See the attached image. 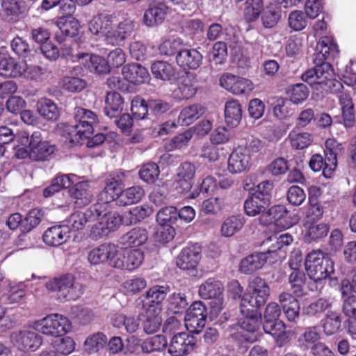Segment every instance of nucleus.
Returning a JSON list of instances; mask_svg holds the SVG:
<instances>
[{"mask_svg":"<svg viewBox=\"0 0 356 356\" xmlns=\"http://www.w3.org/2000/svg\"><path fill=\"white\" fill-rule=\"evenodd\" d=\"M244 218L240 215L232 216L225 219L221 226V233L225 237L232 236L244 225Z\"/></svg>","mask_w":356,"mask_h":356,"instance_id":"a18cd8bd","label":"nucleus"},{"mask_svg":"<svg viewBox=\"0 0 356 356\" xmlns=\"http://www.w3.org/2000/svg\"><path fill=\"white\" fill-rule=\"evenodd\" d=\"M252 156L245 147L238 146L230 154L227 170L231 174H239L248 171L251 165Z\"/></svg>","mask_w":356,"mask_h":356,"instance_id":"ddd939ff","label":"nucleus"},{"mask_svg":"<svg viewBox=\"0 0 356 356\" xmlns=\"http://www.w3.org/2000/svg\"><path fill=\"white\" fill-rule=\"evenodd\" d=\"M161 313V311L155 309L142 308V326L146 334H152L159 331L162 323Z\"/></svg>","mask_w":356,"mask_h":356,"instance_id":"412c9836","label":"nucleus"},{"mask_svg":"<svg viewBox=\"0 0 356 356\" xmlns=\"http://www.w3.org/2000/svg\"><path fill=\"white\" fill-rule=\"evenodd\" d=\"M122 222V217L115 211L106 212L99 222L102 234L107 235L109 232L115 231Z\"/></svg>","mask_w":356,"mask_h":356,"instance_id":"58836bf2","label":"nucleus"},{"mask_svg":"<svg viewBox=\"0 0 356 356\" xmlns=\"http://www.w3.org/2000/svg\"><path fill=\"white\" fill-rule=\"evenodd\" d=\"M324 154L328 162L325 173L329 175L337 166V155L343 149V145L334 138H328L325 143Z\"/></svg>","mask_w":356,"mask_h":356,"instance_id":"bb28decb","label":"nucleus"},{"mask_svg":"<svg viewBox=\"0 0 356 356\" xmlns=\"http://www.w3.org/2000/svg\"><path fill=\"white\" fill-rule=\"evenodd\" d=\"M223 284L214 277L207 279L199 286L198 293L205 300L213 299L211 314L218 316L223 309Z\"/></svg>","mask_w":356,"mask_h":356,"instance_id":"0eeeda50","label":"nucleus"},{"mask_svg":"<svg viewBox=\"0 0 356 356\" xmlns=\"http://www.w3.org/2000/svg\"><path fill=\"white\" fill-rule=\"evenodd\" d=\"M107 342L106 336L102 332H97L89 336L85 341V348L89 353H94L102 349Z\"/></svg>","mask_w":356,"mask_h":356,"instance_id":"5fc2aeb1","label":"nucleus"},{"mask_svg":"<svg viewBox=\"0 0 356 356\" xmlns=\"http://www.w3.org/2000/svg\"><path fill=\"white\" fill-rule=\"evenodd\" d=\"M287 140L293 149L300 150L308 147L313 142V137L307 132L298 133L293 129L288 135Z\"/></svg>","mask_w":356,"mask_h":356,"instance_id":"79ce46f5","label":"nucleus"},{"mask_svg":"<svg viewBox=\"0 0 356 356\" xmlns=\"http://www.w3.org/2000/svg\"><path fill=\"white\" fill-rule=\"evenodd\" d=\"M207 318V309L202 301L194 302L186 310L185 326L191 332L198 334L204 327Z\"/></svg>","mask_w":356,"mask_h":356,"instance_id":"1a4fd4ad","label":"nucleus"},{"mask_svg":"<svg viewBox=\"0 0 356 356\" xmlns=\"http://www.w3.org/2000/svg\"><path fill=\"white\" fill-rule=\"evenodd\" d=\"M261 225L268 227L274 225L277 229H286L298 222V218L292 215L283 205H275L263 213L258 218Z\"/></svg>","mask_w":356,"mask_h":356,"instance_id":"423d86ee","label":"nucleus"},{"mask_svg":"<svg viewBox=\"0 0 356 356\" xmlns=\"http://www.w3.org/2000/svg\"><path fill=\"white\" fill-rule=\"evenodd\" d=\"M305 266L309 277L316 282L325 280L334 272V262L319 250L307 255Z\"/></svg>","mask_w":356,"mask_h":356,"instance_id":"20e7f679","label":"nucleus"},{"mask_svg":"<svg viewBox=\"0 0 356 356\" xmlns=\"http://www.w3.org/2000/svg\"><path fill=\"white\" fill-rule=\"evenodd\" d=\"M46 287L56 292L58 299L67 301L78 299L83 292L82 284L75 282V277L70 273L54 278L46 284Z\"/></svg>","mask_w":356,"mask_h":356,"instance_id":"39448f33","label":"nucleus"},{"mask_svg":"<svg viewBox=\"0 0 356 356\" xmlns=\"http://www.w3.org/2000/svg\"><path fill=\"white\" fill-rule=\"evenodd\" d=\"M337 44L333 38L325 36L317 42L313 62L315 66L309 69L302 74V79L312 86H315L316 90L334 76L332 65L326 60L334 58L339 54Z\"/></svg>","mask_w":356,"mask_h":356,"instance_id":"f257e3e1","label":"nucleus"},{"mask_svg":"<svg viewBox=\"0 0 356 356\" xmlns=\"http://www.w3.org/2000/svg\"><path fill=\"white\" fill-rule=\"evenodd\" d=\"M15 344L23 351H35L42 343L41 336L34 331L22 330L13 335Z\"/></svg>","mask_w":356,"mask_h":356,"instance_id":"4468645a","label":"nucleus"},{"mask_svg":"<svg viewBox=\"0 0 356 356\" xmlns=\"http://www.w3.org/2000/svg\"><path fill=\"white\" fill-rule=\"evenodd\" d=\"M178 216L175 207H165L158 211L156 221L159 225L172 226L177 222Z\"/></svg>","mask_w":356,"mask_h":356,"instance_id":"864d4df0","label":"nucleus"},{"mask_svg":"<svg viewBox=\"0 0 356 356\" xmlns=\"http://www.w3.org/2000/svg\"><path fill=\"white\" fill-rule=\"evenodd\" d=\"M122 74L129 83L133 85L144 83L149 76L148 70L138 63H128L124 65Z\"/></svg>","mask_w":356,"mask_h":356,"instance_id":"aec40b11","label":"nucleus"},{"mask_svg":"<svg viewBox=\"0 0 356 356\" xmlns=\"http://www.w3.org/2000/svg\"><path fill=\"white\" fill-rule=\"evenodd\" d=\"M70 230L68 226L55 225L48 228L43 234L44 242L49 246H58L70 238Z\"/></svg>","mask_w":356,"mask_h":356,"instance_id":"6ab92c4d","label":"nucleus"},{"mask_svg":"<svg viewBox=\"0 0 356 356\" xmlns=\"http://www.w3.org/2000/svg\"><path fill=\"white\" fill-rule=\"evenodd\" d=\"M54 145H50L48 142L40 143L38 147H34L31 150V159L35 161H43L49 159L54 152Z\"/></svg>","mask_w":356,"mask_h":356,"instance_id":"e2e57ef3","label":"nucleus"},{"mask_svg":"<svg viewBox=\"0 0 356 356\" xmlns=\"http://www.w3.org/2000/svg\"><path fill=\"white\" fill-rule=\"evenodd\" d=\"M270 202L253 193H251L244 202V211L248 216H256L266 212Z\"/></svg>","mask_w":356,"mask_h":356,"instance_id":"7c9ffc66","label":"nucleus"},{"mask_svg":"<svg viewBox=\"0 0 356 356\" xmlns=\"http://www.w3.org/2000/svg\"><path fill=\"white\" fill-rule=\"evenodd\" d=\"M168 346V341L165 336L157 334L145 339L141 343L143 353L161 352Z\"/></svg>","mask_w":356,"mask_h":356,"instance_id":"a19ab883","label":"nucleus"},{"mask_svg":"<svg viewBox=\"0 0 356 356\" xmlns=\"http://www.w3.org/2000/svg\"><path fill=\"white\" fill-rule=\"evenodd\" d=\"M9 290L5 298L6 304H14L19 302L26 296V286L24 283H9Z\"/></svg>","mask_w":356,"mask_h":356,"instance_id":"13d9d810","label":"nucleus"},{"mask_svg":"<svg viewBox=\"0 0 356 356\" xmlns=\"http://www.w3.org/2000/svg\"><path fill=\"white\" fill-rule=\"evenodd\" d=\"M111 323L117 328L124 327L127 332L135 333L139 329V320L135 316L115 314L111 318Z\"/></svg>","mask_w":356,"mask_h":356,"instance_id":"72a5a7b5","label":"nucleus"},{"mask_svg":"<svg viewBox=\"0 0 356 356\" xmlns=\"http://www.w3.org/2000/svg\"><path fill=\"white\" fill-rule=\"evenodd\" d=\"M202 258L200 245H190L184 248L179 252L177 260V266L182 270L195 269Z\"/></svg>","mask_w":356,"mask_h":356,"instance_id":"f8f14e48","label":"nucleus"},{"mask_svg":"<svg viewBox=\"0 0 356 356\" xmlns=\"http://www.w3.org/2000/svg\"><path fill=\"white\" fill-rule=\"evenodd\" d=\"M114 19L115 17L112 15L97 14L88 22V29L92 34L104 41L106 44L112 46L120 45L131 35L135 24L134 21L125 19L115 26Z\"/></svg>","mask_w":356,"mask_h":356,"instance_id":"f03ea898","label":"nucleus"},{"mask_svg":"<svg viewBox=\"0 0 356 356\" xmlns=\"http://www.w3.org/2000/svg\"><path fill=\"white\" fill-rule=\"evenodd\" d=\"M39 114L47 120L54 121L59 117V111L56 104L49 99L39 102L38 106Z\"/></svg>","mask_w":356,"mask_h":356,"instance_id":"09e8293b","label":"nucleus"},{"mask_svg":"<svg viewBox=\"0 0 356 356\" xmlns=\"http://www.w3.org/2000/svg\"><path fill=\"white\" fill-rule=\"evenodd\" d=\"M168 8V6L164 5V2L153 1L150 3L144 13L145 24L148 26H154L161 24L165 18Z\"/></svg>","mask_w":356,"mask_h":356,"instance_id":"a211bd4d","label":"nucleus"},{"mask_svg":"<svg viewBox=\"0 0 356 356\" xmlns=\"http://www.w3.org/2000/svg\"><path fill=\"white\" fill-rule=\"evenodd\" d=\"M176 62L184 70H196L202 63V55L195 49H181L176 55Z\"/></svg>","mask_w":356,"mask_h":356,"instance_id":"f3484780","label":"nucleus"},{"mask_svg":"<svg viewBox=\"0 0 356 356\" xmlns=\"http://www.w3.org/2000/svg\"><path fill=\"white\" fill-rule=\"evenodd\" d=\"M227 57V45L225 42H216L209 55V60L215 65L222 64Z\"/></svg>","mask_w":356,"mask_h":356,"instance_id":"6e6d98bb","label":"nucleus"},{"mask_svg":"<svg viewBox=\"0 0 356 356\" xmlns=\"http://www.w3.org/2000/svg\"><path fill=\"white\" fill-rule=\"evenodd\" d=\"M182 47L183 41L181 39H168L159 46V51L161 55L171 56L177 55L181 50Z\"/></svg>","mask_w":356,"mask_h":356,"instance_id":"0e129e2a","label":"nucleus"},{"mask_svg":"<svg viewBox=\"0 0 356 356\" xmlns=\"http://www.w3.org/2000/svg\"><path fill=\"white\" fill-rule=\"evenodd\" d=\"M225 118L227 124L232 127H236L242 118V107L236 99L227 101L225 107Z\"/></svg>","mask_w":356,"mask_h":356,"instance_id":"f704fd0d","label":"nucleus"},{"mask_svg":"<svg viewBox=\"0 0 356 356\" xmlns=\"http://www.w3.org/2000/svg\"><path fill=\"white\" fill-rule=\"evenodd\" d=\"M248 289L250 293L258 296V302L263 303V301L268 300L270 295V288L266 281L259 277H254L249 284Z\"/></svg>","mask_w":356,"mask_h":356,"instance_id":"37998d69","label":"nucleus"},{"mask_svg":"<svg viewBox=\"0 0 356 356\" xmlns=\"http://www.w3.org/2000/svg\"><path fill=\"white\" fill-rule=\"evenodd\" d=\"M22 63H18L10 55L0 52V75L5 77H19L23 70Z\"/></svg>","mask_w":356,"mask_h":356,"instance_id":"393cba45","label":"nucleus"},{"mask_svg":"<svg viewBox=\"0 0 356 356\" xmlns=\"http://www.w3.org/2000/svg\"><path fill=\"white\" fill-rule=\"evenodd\" d=\"M220 85L234 95L248 93L254 88L250 80L229 72L220 76Z\"/></svg>","mask_w":356,"mask_h":356,"instance_id":"9b49d317","label":"nucleus"},{"mask_svg":"<svg viewBox=\"0 0 356 356\" xmlns=\"http://www.w3.org/2000/svg\"><path fill=\"white\" fill-rule=\"evenodd\" d=\"M147 231L143 227H134L122 235L120 243L126 248L140 246L147 240Z\"/></svg>","mask_w":356,"mask_h":356,"instance_id":"2f4dec72","label":"nucleus"},{"mask_svg":"<svg viewBox=\"0 0 356 356\" xmlns=\"http://www.w3.org/2000/svg\"><path fill=\"white\" fill-rule=\"evenodd\" d=\"M279 302L288 321L296 322L300 315V304L296 298L283 292L279 296Z\"/></svg>","mask_w":356,"mask_h":356,"instance_id":"b1692460","label":"nucleus"},{"mask_svg":"<svg viewBox=\"0 0 356 356\" xmlns=\"http://www.w3.org/2000/svg\"><path fill=\"white\" fill-rule=\"evenodd\" d=\"M169 308L175 314H181L186 311L188 303L184 294L173 293L168 298Z\"/></svg>","mask_w":356,"mask_h":356,"instance_id":"338daca9","label":"nucleus"},{"mask_svg":"<svg viewBox=\"0 0 356 356\" xmlns=\"http://www.w3.org/2000/svg\"><path fill=\"white\" fill-rule=\"evenodd\" d=\"M197 92L196 78L193 74L185 73L179 78L177 88L174 90L175 97L180 100L188 99Z\"/></svg>","mask_w":356,"mask_h":356,"instance_id":"dca6fc26","label":"nucleus"},{"mask_svg":"<svg viewBox=\"0 0 356 356\" xmlns=\"http://www.w3.org/2000/svg\"><path fill=\"white\" fill-rule=\"evenodd\" d=\"M168 292V287L154 286L149 288L143 296L142 308L155 309L162 311V302Z\"/></svg>","mask_w":356,"mask_h":356,"instance_id":"2eb2a0df","label":"nucleus"},{"mask_svg":"<svg viewBox=\"0 0 356 356\" xmlns=\"http://www.w3.org/2000/svg\"><path fill=\"white\" fill-rule=\"evenodd\" d=\"M149 115L159 117L167 113L171 108V104L161 99H149L147 100Z\"/></svg>","mask_w":356,"mask_h":356,"instance_id":"774afa93","label":"nucleus"},{"mask_svg":"<svg viewBox=\"0 0 356 356\" xmlns=\"http://www.w3.org/2000/svg\"><path fill=\"white\" fill-rule=\"evenodd\" d=\"M56 338L51 344L57 353L67 355L74 350L75 343L71 337H60Z\"/></svg>","mask_w":356,"mask_h":356,"instance_id":"69168bd1","label":"nucleus"},{"mask_svg":"<svg viewBox=\"0 0 356 356\" xmlns=\"http://www.w3.org/2000/svg\"><path fill=\"white\" fill-rule=\"evenodd\" d=\"M341 326V316L339 313L328 311L323 323V330L327 336L337 333Z\"/></svg>","mask_w":356,"mask_h":356,"instance_id":"c03bdc74","label":"nucleus"},{"mask_svg":"<svg viewBox=\"0 0 356 356\" xmlns=\"http://www.w3.org/2000/svg\"><path fill=\"white\" fill-rule=\"evenodd\" d=\"M72 324L66 316L58 314L47 316L36 323V329L44 335L63 337L71 330Z\"/></svg>","mask_w":356,"mask_h":356,"instance_id":"6e6552de","label":"nucleus"},{"mask_svg":"<svg viewBox=\"0 0 356 356\" xmlns=\"http://www.w3.org/2000/svg\"><path fill=\"white\" fill-rule=\"evenodd\" d=\"M70 196L75 200L76 207H83L89 204L92 200V193L90 190V185L87 181H79L69 190Z\"/></svg>","mask_w":356,"mask_h":356,"instance_id":"5701e85b","label":"nucleus"},{"mask_svg":"<svg viewBox=\"0 0 356 356\" xmlns=\"http://www.w3.org/2000/svg\"><path fill=\"white\" fill-rule=\"evenodd\" d=\"M204 113V108L199 104L186 106L179 113L177 122L181 126H188L199 119Z\"/></svg>","mask_w":356,"mask_h":356,"instance_id":"473e14b6","label":"nucleus"},{"mask_svg":"<svg viewBox=\"0 0 356 356\" xmlns=\"http://www.w3.org/2000/svg\"><path fill=\"white\" fill-rule=\"evenodd\" d=\"M151 70L156 79L171 82L175 81L177 78L176 68L166 61H154L151 65Z\"/></svg>","mask_w":356,"mask_h":356,"instance_id":"a878e982","label":"nucleus"},{"mask_svg":"<svg viewBox=\"0 0 356 356\" xmlns=\"http://www.w3.org/2000/svg\"><path fill=\"white\" fill-rule=\"evenodd\" d=\"M332 302L327 298H320L311 302L304 309V313L309 316H320L326 310L331 308Z\"/></svg>","mask_w":356,"mask_h":356,"instance_id":"8fccbe9b","label":"nucleus"},{"mask_svg":"<svg viewBox=\"0 0 356 356\" xmlns=\"http://www.w3.org/2000/svg\"><path fill=\"white\" fill-rule=\"evenodd\" d=\"M263 9L262 0H247L243 13L245 20L248 22H254L259 18Z\"/></svg>","mask_w":356,"mask_h":356,"instance_id":"3c124183","label":"nucleus"},{"mask_svg":"<svg viewBox=\"0 0 356 356\" xmlns=\"http://www.w3.org/2000/svg\"><path fill=\"white\" fill-rule=\"evenodd\" d=\"M93 311L82 305H76L72 308V318L81 325H87L94 318Z\"/></svg>","mask_w":356,"mask_h":356,"instance_id":"052dcab7","label":"nucleus"},{"mask_svg":"<svg viewBox=\"0 0 356 356\" xmlns=\"http://www.w3.org/2000/svg\"><path fill=\"white\" fill-rule=\"evenodd\" d=\"M275 250H268L265 252H256L243 259L240 263V271L245 274H250L261 268L266 261L268 254Z\"/></svg>","mask_w":356,"mask_h":356,"instance_id":"4be33fe9","label":"nucleus"},{"mask_svg":"<svg viewBox=\"0 0 356 356\" xmlns=\"http://www.w3.org/2000/svg\"><path fill=\"white\" fill-rule=\"evenodd\" d=\"M74 118L75 125L65 126L63 136L72 144L81 143L84 138L93 134V126L98 122L97 115L92 111L76 108Z\"/></svg>","mask_w":356,"mask_h":356,"instance_id":"7ed1b4c3","label":"nucleus"},{"mask_svg":"<svg viewBox=\"0 0 356 356\" xmlns=\"http://www.w3.org/2000/svg\"><path fill=\"white\" fill-rule=\"evenodd\" d=\"M309 90L303 83H297L291 86L286 90L290 100L296 104L303 102L309 96Z\"/></svg>","mask_w":356,"mask_h":356,"instance_id":"bf43d9fd","label":"nucleus"},{"mask_svg":"<svg viewBox=\"0 0 356 356\" xmlns=\"http://www.w3.org/2000/svg\"><path fill=\"white\" fill-rule=\"evenodd\" d=\"M258 296L250 293H244L241 301L240 309L241 314H261V309L265 305L267 300L263 303L258 302Z\"/></svg>","mask_w":356,"mask_h":356,"instance_id":"4c0bfd02","label":"nucleus"},{"mask_svg":"<svg viewBox=\"0 0 356 356\" xmlns=\"http://www.w3.org/2000/svg\"><path fill=\"white\" fill-rule=\"evenodd\" d=\"M131 111L134 118L137 120L145 119L149 115L147 101H145L140 96L135 97L131 101Z\"/></svg>","mask_w":356,"mask_h":356,"instance_id":"680f3d73","label":"nucleus"},{"mask_svg":"<svg viewBox=\"0 0 356 356\" xmlns=\"http://www.w3.org/2000/svg\"><path fill=\"white\" fill-rule=\"evenodd\" d=\"M1 8L3 15L9 22H16L26 10L23 0H2Z\"/></svg>","mask_w":356,"mask_h":356,"instance_id":"c756f323","label":"nucleus"},{"mask_svg":"<svg viewBox=\"0 0 356 356\" xmlns=\"http://www.w3.org/2000/svg\"><path fill=\"white\" fill-rule=\"evenodd\" d=\"M122 189L120 186H115L110 179H107L105 181L104 189L98 195L99 200L108 204L113 201L119 206V199Z\"/></svg>","mask_w":356,"mask_h":356,"instance_id":"ea45409f","label":"nucleus"},{"mask_svg":"<svg viewBox=\"0 0 356 356\" xmlns=\"http://www.w3.org/2000/svg\"><path fill=\"white\" fill-rule=\"evenodd\" d=\"M124 99L115 91L108 92L105 99L104 113L110 118H116L123 110Z\"/></svg>","mask_w":356,"mask_h":356,"instance_id":"c85d7f7f","label":"nucleus"},{"mask_svg":"<svg viewBox=\"0 0 356 356\" xmlns=\"http://www.w3.org/2000/svg\"><path fill=\"white\" fill-rule=\"evenodd\" d=\"M329 229L325 223L311 222L307 227L304 240L307 243L318 242L327 235Z\"/></svg>","mask_w":356,"mask_h":356,"instance_id":"e433bc0d","label":"nucleus"},{"mask_svg":"<svg viewBox=\"0 0 356 356\" xmlns=\"http://www.w3.org/2000/svg\"><path fill=\"white\" fill-rule=\"evenodd\" d=\"M145 195L143 187L134 186L122 190L119 199V206L125 207L139 202Z\"/></svg>","mask_w":356,"mask_h":356,"instance_id":"c9c22d12","label":"nucleus"},{"mask_svg":"<svg viewBox=\"0 0 356 356\" xmlns=\"http://www.w3.org/2000/svg\"><path fill=\"white\" fill-rule=\"evenodd\" d=\"M42 216L43 213L41 209H31L25 218H22V223L21 224L22 232L28 233L37 227L40 223Z\"/></svg>","mask_w":356,"mask_h":356,"instance_id":"603ef678","label":"nucleus"},{"mask_svg":"<svg viewBox=\"0 0 356 356\" xmlns=\"http://www.w3.org/2000/svg\"><path fill=\"white\" fill-rule=\"evenodd\" d=\"M305 274L303 270L291 271L289 276V282L293 293L298 297L303 296L305 284Z\"/></svg>","mask_w":356,"mask_h":356,"instance_id":"4d7b16f0","label":"nucleus"},{"mask_svg":"<svg viewBox=\"0 0 356 356\" xmlns=\"http://www.w3.org/2000/svg\"><path fill=\"white\" fill-rule=\"evenodd\" d=\"M110 244H102L92 249L88 254V260L92 265H99L108 261L111 254Z\"/></svg>","mask_w":356,"mask_h":356,"instance_id":"49530a36","label":"nucleus"},{"mask_svg":"<svg viewBox=\"0 0 356 356\" xmlns=\"http://www.w3.org/2000/svg\"><path fill=\"white\" fill-rule=\"evenodd\" d=\"M138 175L141 180L148 184H154L160 175L159 166L154 162H148L143 164L138 171Z\"/></svg>","mask_w":356,"mask_h":356,"instance_id":"de8ad7c7","label":"nucleus"},{"mask_svg":"<svg viewBox=\"0 0 356 356\" xmlns=\"http://www.w3.org/2000/svg\"><path fill=\"white\" fill-rule=\"evenodd\" d=\"M76 56L80 58H88L84 63V66L88 69L91 72L97 74H104L110 72L108 63L107 60L104 57L96 54H77Z\"/></svg>","mask_w":356,"mask_h":356,"instance_id":"cd10ccee","label":"nucleus"},{"mask_svg":"<svg viewBox=\"0 0 356 356\" xmlns=\"http://www.w3.org/2000/svg\"><path fill=\"white\" fill-rule=\"evenodd\" d=\"M195 346L196 339L194 336L186 332H180L172 337L168 353L171 356H186L193 351Z\"/></svg>","mask_w":356,"mask_h":356,"instance_id":"9d476101","label":"nucleus"}]
</instances>
